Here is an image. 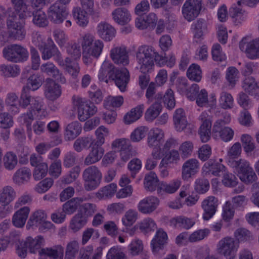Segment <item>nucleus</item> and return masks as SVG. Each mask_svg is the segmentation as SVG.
<instances>
[{"label":"nucleus","mask_w":259,"mask_h":259,"mask_svg":"<svg viewBox=\"0 0 259 259\" xmlns=\"http://www.w3.org/2000/svg\"><path fill=\"white\" fill-rule=\"evenodd\" d=\"M160 199L155 196L150 195L144 197L137 204L138 210L143 214H150L158 208Z\"/></svg>","instance_id":"nucleus-19"},{"label":"nucleus","mask_w":259,"mask_h":259,"mask_svg":"<svg viewBox=\"0 0 259 259\" xmlns=\"http://www.w3.org/2000/svg\"><path fill=\"white\" fill-rule=\"evenodd\" d=\"M87 222L88 219L85 216H83L81 213H77L70 220L69 228L75 233L85 226Z\"/></svg>","instance_id":"nucleus-48"},{"label":"nucleus","mask_w":259,"mask_h":259,"mask_svg":"<svg viewBox=\"0 0 259 259\" xmlns=\"http://www.w3.org/2000/svg\"><path fill=\"white\" fill-rule=\"evenodd\" d=\"M241 87L246 93L253 96L257 91V81L253 76H246L242 81Z\"/></svg>","instance_id":"nucleus-52"},{"label":"nucleus","mask_w":259,"mask_h":259,"mask_svg":"<svg viewBox=\"0 0 259 259\" xmlns=\"http://www.w3.org/2000/svg\"><path fill=\"white\" fill-rule=\"evenodd\" d=\"M131 146L130 140L124 138L116 139L111 143L112 149L120 152L121 158L124 162L132 156Z\"/></svg>","instance_id":"nucleus-23"},{"label":"nucleus","mask_w":259,"mask_h":259,"mask_svg":"<svg viewBox=\"0 0 259 259\" xmlns=\"http://www.w3.org/2000/svg\"><path fill=\"white\" fill-rule=\"evenodd\" d=\"M219 204L218 199L214 196H210L204 199L201 204L204 210L202 215L203 220L208 221L212 218L217 211Z\"/></svg>","instance_id":"nucleus-27"},{"label":"nucleus","mask_w":259,"mask_h":259,"mask_svg":"<svg viewBox=\"0 0 259 259\" xmlns=\"http://www.w3.org/2000/svg\"><path fill=\"white\" fill-rule=\"evenodd\" d=\"M45 244V239L41 235H37L34 237L27 236L24 241L19 242L17 245L16 251L18 255L21 258H25L27 251L35 253Z\"/></svg>","instance_id":"nucleus-5"},{"label":"nucleus","mask_w":259,"mask_h":259,"mask_svg":"<svg viewBox=\"0 0 259 259\" xmlns=\"http://www.w3.org/2000/svg\"><path fill=\"white\" fill-rule=\"evenodd\" d=\"M79 47L81 46L82 54V61L85 64L91 63L93 59H98L102 55L104 44L100 39L96 38L90 33L82 35L78 40Z\"/></svg>","instance_id":"nucleus-3"},{"label":"nucleus","mask_w":259,"mask_h":259,"mask_svg":"<svg viewBox=\"0 0 259 259\" xmlns=\"http://www.w3.org/2000/svg\"><path fill=\"white\" fill-rule=\"evenodd\" d=\"M240 73L238 70L235 67H228L226 71V79L232 88L235 87L238 81Z\"/></svg>","instance_id":"nucleus-63"},{"label":"nucleus","mask_w":259,"mask_h":259,"mask_svg":"<svg viewBox=\"0 0 259 259\" xmlns=\"http://www.w3.org/2000/svg\"><path fill=\"white\" fill-rule=\"evenodd\" d=\"M181 157L177 150L173 149L168 152L165 151L161 159V165H167L170 166L171 165L177 164L180 161Z\"/></svg>","instance_id":"nucleus-44"},{"label":"nucleus","mask_w":259,"mask_h":259,"mask_svg":"<svg viewBox=\"0 0 259 259\" xmlns=\"http://www.w3.org/2000/svg\"><path fill=\"white\" fill-rule=\"evenodd\" d=\"M137 67L140 72H150L154 67V62L159 66L166 65L172 67L176 63L174 55L170 54L167 56L160 54L153 47L143 45L139 47L136 52Z\"/></svg>","instance_id":"nucleus-1"},{"label":"nucleus","mask_w":259,"mask_h":259,"mask_svg":"<svg viewBox=\"0 0 259 259\" xmlns=\"http://www.w3.org/2000/svg\"><path fill=\"white\" fill-rule=\"evenodd\" d=\"M90 14L88 11L81 10L80 8H75L73 10V16L76 23L80 27H85L89 23Z\"/></svg>","instance_id":"nucleus-50"},{"label":"nucleus","mask_w":259,"mask_h":259,"mask_svg":"<svg viewBox=\"0 0 259 259\" xmlns=\"http://www.w3.org/2000/svg\"><path fill=\"white\" fill-rule=\"evenodd\" d=\"M160 183L155 172L151 171L145 175L144 186L147 191L152 192L156 189L158 190Z\"/></svg>","instance_id":"nucleus-42"},{"label":"nucleus","mask_w":259,"mask_h":259,"mask_svg":"<svg viewBox=\"0 0 259 259\" xmlns=\"http://www.w3.org/2000/svg\"><path fill=\"white\" fill-rule=\"evenodd\" d=\"M61 94V90L60 85L52 79H47L45 89L46 97L50 100L53 101L58 98Z\"/></svg>","instance_id":"nucleus-35"},{"label":"nucleus","mask_w":259,"mask_h":259,"mask_svg":"<svg viewBox=\"0 0 259 259\" xmlns=\"http://www.w3.org/2000/svg\"><path fill=\"white\" fill-rule=\"evenodd\" d=\"M69 14L66 6H61L58 3L51 5L48 11V17L50 21L56 24H60L67 19Z\"/></svg>","instance_id":"nucleus-17"},{"label":"nucleus","mask_w":259,"mask_h":259,"mask_svg":"<svg viewBox=\"0 0 259 259\" xmlns=\"http://www.w3.org/2000/svg\"><path fill=\"white\" fill-rule=\"evenodd\" d=\"M82 179L85 190H93L100 185L102 179V174L96 166H90L83 170Z\"/></svg>","instance_id":"nucleus-10"},{"label":"nucleus","mask_w":259,"mask_h":259,"mask_svg":"<svg viewBox=\"0 0 259 259\" xmlns=\"http://www.w3.org/2000/svg\"><path fill=\"white\" fill-rule=\"evenodd\" d=\"M30 164L35 167L33 172L34 179L38 181L46 177L48 172V165L46 162L43 161L41 156H38L34 154L31 155L30 158Z\"/></svg>","instance_id":"nucleus-21"},{"label":"nucleus","mask_w":259,"mask_h":259,"mask_svg":"<svg viewBox=\"0 0 259 259\" xmlns=\"http://www.w3.org/2000/svg\"><path fill=\"white\" fill-rule=\"evenodd\" d=\"M242 151L241 144L238 142H235L228 149L225 160L230 167H235L240 163L241 160H246L244 158L238 159L241 156Z\"/></svg>","instance_id":"nucleus-24"},{"label":"nucleus","mask_w":259,"mask_h":259,"mask_svg":"<svg viewBox=\"0 0 259 259\" xmlns=\"http://www.w3.org/2000/svg\"><path fill=\"white\" fill-rule=\"evenodd\" d=\"M24 18H21L19 15L14 16H10L7 21L8 32L6 33L2 28L3 34L9 38H13L16 39L22 40L25 36L26 31L24 28V22L23 20ZM7 40L5 42H6Z\"/></svg>","instance_id":"nucleus-6"},{"label":"nucleus","mask_w":259,"mask_h":259,"mask_svg":"<svg viewBox=\"0 0 259 259\" xmlns=\"http://www.w3.org/2000/svg\"><path fill=\"white\" fill-rule=\"evenodd\" d=\"M31 176L30 168L26 167H21L14 174L13 181L15 184L22 186L29 182Z\"/></svg>","instance_id":"nucleus-34"},{"label":"nucleus","mask_w":259,"mask_h":259,"mask_svg":"<svg viewBox=\"0 0 259 259\" xmlns=\"http://www.w3.org/2000/svg\"><path fill=\"white\" fill-rule=\"evenodd\" d=\"M28 0H11L19 17L21 18H26L31 15V7L27 5Z\"/></svg>","instance_id":"nucleus-39"},{"label":"nucleus","mask_w":259,"mask_h":259,"mask_svg":"<svg viewBox=\"0 0 259 259\" xmlns=\"http://www.w3.org/2000/svg\"><path fill=\"white\" fill-rule=\"evenodd\" d=\"M97 35L102 40L110 41L116 34L115 28L110 24L106 22H101L96 28Z\"/></svg>","instance_id":"nucleus-25"},{"label":"nucleus","mask_w":259,"mask_h":259,"mask_svg":"<svg viewBox=\"0 0 259 259\" xmlns=\"http://www.w3.org/2000/svg\"><path fill=\"white\" fill-rule=\"evenodd\" d=\"M3 54L6 59L14 62L24 61L28 58V52L26 49L17 45L5 47L3 49Z\"/></svg>","instance_id":"nucleus-15"},{"label":"nucleus","mask_w":259,"mask_h":259,"mask_svg":"<svg viewBox=\"0 0 259 259\" xmlns=\"http://www.w3.org/2000/svg\"><path fill=\"white\" fill-rule=\"evenodd\" d=\"M95 135L96 138L95 143L102 146L105 143L106 139L110 137L111 131L108 127L100 125L96 130Z\"/></svg>","instance_id":"nucleus-57"},{"label":"nucleus","mask_w":259,"mask_h":259,"mask_svg":"<svg viewBox=\"0 0 259 259\" xmlns=\"http://www.w3.org/2000/svg\"><path fill=\"white\" fill-rule=\"evenodd\" d=\"M240 141L242 144L243 150L246 156H251V153L256 147L252 137L249 134H243L240 137Z\"/></svg>","instance_id":"nucleus-53"},{"label":"nucleus","mask_w":259,"mask_h":259,"mask_svg":"<svg viewBox=\"0 0 259 259\" xmlns=\"http://www.w3.org/2000/svg\"><path fill=\"white\" fill-rule=\"evenodd\" d=\"M200 169V163L195 158L186 160L182 167V178L186 181L197 174Z\"/></svg>","instance_id":"nucleus-28"},{"label":"nucleus","mask_w":259,"mask_h":259,"mask_svg":"<svg viewBox=\"0 0 259 259\" xmlns=\"http://www.w3.org/2000/svg\"><path fill=\"white\" fill-rule=\"evenodd\" d=\"M114 21L120 25H125L132 20V15L130 11L123 7L114 10L111 13Z\"/></svg>","instance_id":"nucleus-31"},{"label":"nucleus","mask_w":259,"mask_h":259,"mask_svg":"<svg viewBox=\"0 0 259 259\" xmlns=\"http://www.w3.org/2000/svg\"><path fill=\"white\" fill-rule=\"evenodd\" d=\"M144 108V104L139 105L132 108L124 115L123 119L124 123L129 125L137 121L142 117Z\"/></svg>","instance_id":"nucleus-37"},{"label":"nucleus","mask_w":259,"mask_h":259,"mask_svg":"<svg viewBox=\"0 0 259 259\" xmlns=\"http://www.w3.org/2000/svg\"><path fill=\"white\" fill-rule=\"evenodd\" d=\"M30 212L28 206H23L15 211L13 215L12 222L13 225L18 228L23 227L28 219Z\"/></svg>","instance_id":"nucleus-33"},{"label":"nucleus","mask_w":259,"mask_h":259,"mask_svg":"<svg viewBox=\"0 0 259 259\" xmlns=\"http://www.w3.org/2000/svg\"><path fill=\"white\" fill-rule=\"evenodd\" d=\"M79 249V244L77 240L69 241L66 246L65 259H74Z\"/></svg>","instance_id":"nucleus-60"},{"label":"nucleus","mask_w":259,"mask_h":259,"mask_svg":"<svg viewBox=\"0 0 259 259\" xmlns=\"http://www.w3.org/2000/svg\"><path fill=\"white\" fill-rule=\"evenodd\" d=\"M127 250L131 256L139 255L144 250V244L142 240L136 238L132 239L127 246Z\"/></svg>","instance_id":"nucleus-56"},{"label":"nucleus","mask_w":259,"mask_h":259,"mask_svg":"<svg viewBox=\"0 0 259 259\" xmlns=\"http://www.w3.org/2000/svg\"><path fill=\"white\" fill-rule=\"evenodd\" d=\"M110 57L113 61L117 64L123 66L129 63L127 52L125 47H116L110 51Z\"/></svg>","instance_id":"nucleus-30"},{"label":"nucleus","mask_w":259,"mask_h":259,"mask_svg":"<svg viewBox=\"0 0 259 259\" xmlns=\"http://www.w3.org/2000/svg\"><path fill=\"white\" fill-rule=\"evenodd\" d=\"M98 77L100 81L106 83L109 79L114 80L120 92H124L130 81V75L126 68L117 69L109 61L105 60L99 70Z\"/></svg>","instance_id":"nucleus-2"},{"label":"nucleus","mask_w":259,"mask_h":259,"mask_svg":"<svg viewBox=\"0 0 259 259\" xmlns=\"http://www.w3.org/2000/svg\"><path fill=\"white\" fill-rule=\"evenodd\" d=\"M41 70L48 75L53 76L56 80H59L61 82H64L65 81L64 77L61 76L59 70L52 63H47L42 65Z\"/></svg>","instance_id":"nucleus-55"},{"label":"nucleus","mask_w":259,"mask_h":259,"mask_svg":"<svg viewBox=\"0 0 259 259\" xmlns=\"http://www.w3.org/2000/svg\"><path fill=\"white\" fill-rule=\"evenodd\" d=\"M240 180L245 184H250L257 179L250 162L247 160H241L240 163L232 167Z\"/></svg>","instance_id":"nucleus-12"},{"label":"nucleus","mask_w":259,"mask_h":259,"mask_svg":"<svg viewBox=\"0 0 259 259\" xmlns=\"http://www.w3.org/2000/svg\"><path fill=\"white\" fill-rule=\"evenodd\" d=\"M165 140V133L163 130L158 127L150 129L148 133L147 139V146L152 149L153 154L158 157L161 147Z\"/></svg>","instance_id":"nucleus-13"},{"label":"nucleus","mask_w":259,"mask_h":259,"mask_svg":"<svg viewBox=\"0 0 259 259\" xmlns=\"http://www.w3.org/2000/svg\"><path fill=\"white\" fill-rule=\"evenodd\" d=\"M105 153V150L102 146L94 144L88 155L84 159V163L86 165H91L99 161Z\"/></svg>","instance_id":"nucleus-32"},{"label":"nucleus","mask_w":259,"mask_h":259,"mask_svg":"<svg viewBox=\"0 0 259 259\" xmlns=\"http://www.w3.org/2000/svg\"><path fill=\"white\" fill-rule=\"evenodd\" d=\"M148 127L140 126L135 128L130 134V140L134 143H138L143 140L147 133Z\"/></svg>","instance_id":"nucleus-64"},{"label":"nucleus","mask_w":259,"mask_h":259,"mask_svg":"<svg viewBox=\"0 0 259 259\" xmlns=\"http://www.w3.org/2000/svg\"><path fill=\"white\" fill-rule=\"evenodd\" d=\"M219 104L221 108L224 109H230L234 105V99L230 93L223 92L220 95Z\"/></svg>","instance_id":"nucleus-62"},{"label":"nucleus","mask_w":259,"mask_h":259,"mask_svg":"<svg viewBox=\"0 0 259 259\" xmlns=\"http://www.w3.org/2000/svg\"><path fill=\"white\" fill-rule=\"evenodd\" d=\"M82 126L78 121L69 123L65 128V137L68 140H72L81 133Z\"/></svg>","instance_id":"nucleus-46"},{"label":"nucleus","mask_w":259,"mask_h":259,"mask_svg":"<svg viewBox=\"0 0 259 259\" xmlns=\"http://www.w3.org/2000/svg\"><path fill=\"white\" fill-rule=\"evenodd\" d=\"M232 17L236 25H239L244 22L247 19V14L243 11L240 6L234 5L232 7Z\"/></svg>","instance_id":"nucleus-54"},{"label":"nucleus","mask_w":259,"mask_h":259,"mask_svg":"<svg viewBox=\"0 0 259 259\" xmlns=\"http://www.w3.org/2000/svg\"><path fill=\"white\" fill-rule=\"evenodd\" d=\"M227 167L223 164L215 161L210 160L204 163L202 167V172L204 175H212L219 176L226 171Z\"/></svg>","instance_id":"nucleus-29"},{"label":"nucleus","mask_w":259,"mask_h":259,"mask_svg":"<svg viewBox=\"0 0 259 259\" xmlns=\"http://www.w3.org/2000/svg\"><path fill=\"white\" fill-rule=\"evenodd\" d=\"M174 121L176 130L178 132L183 131L188 124L185 113L182 108L177 109L174 115Z\"/></svg>","instance_id":"nucleus-47"},{"label":"nucleus","mask_w":259,"mask_h":259,"mask_svg":"<svg viewBox=\"0 0 259 259\" xmlns=\"http://www.w3.org/2000/svg\"><path fill=\"white\" fill-rule=\"evenodd\" d=\"M85 200L82 197L72 198L63 205L62 210L66 214H72L76 211L81 203Z\"/></svg>","instance_id":"nucleus-51"},{"label":"nucleus","mask_w":259,"mask_h":259,"mask_svg":"<svg viewBox=\"0 0 259 259\" xmlns=\"http://www.w3.org/2000/svg\"><path fill=\"white\" fill-rule=\"evenodd\" d=\"M212 136L215 139H220L225 142H228L233 139L234 131L229 126H224L222 120H217L212 127Z\"/></svg>","instance_id":"nucleus-18"},{"label":"nucleus","mask_w":259,"mask_h":259,"mask_svg":"<svg viewBox=\"0 0 259 259\" xmlns=\"http://www.w3.org/2000/svg\"><path fill=\"white\" fill-rule=\"evenodd\" d=\"M139 214L138 211L133 209L127 210L121 219L123 226L128 228L133 226L138 219Z\"/></svg>","instance_id":"nucleus-58"},{"label":"nucleus","mask_w":259,"mask_h":259,"mask_svg":"<svg viewBox=\"0 0 259 259\" xmlns=\"http://www.w3.org/2000/svg\"><path fill=\"white\" fill-rule=\"evenodd\" d=\"M16 192L10 186L3 187L0 191V202L7 205L13 202L16 198Z\"/></svg>","instance_id":"nucleus-41"},{"label":"nucleus","mask_w":259,"mask_h":259,"mask_svg":"<svg viewBox=\"0 0 259 259\" xmlns=\"http://www.w3.org/2000/svg\"><path fill=\"white\" fill-rule=\"evenodd\" d=\"M167 240V233L161 229H158L150 242L151 251L155 255L159 256L165 253L161 252L163 251Z\"/></svg>","instance_id":"nucleus-20"},{"label":"nucleus","mask_w":259,"mask_h":259,"mask_svg":"<svg viewBox=\"0 0 259 259\" xmlns=\"http://www.w3.org/2000/svg\"><path fill=\"white\" fill-rule=\"evenodd\" d=\"M182 184L181 180L175 179L168 183L161 182L158 188V193L164 192L172 194L176 193L180 188Z\"/></svg>","instance_id":"nucleus-38"},{"label":"nucleus","mask_w":259,"mask_h":259,"mask_svg":"<svg viewBox=\"0 0 259 259\" xmlns=\"http://www.w3.org/2000/svg\"><path fill=\"white\" fill-rule=\"evenodd\" d=\"M67 52L69 57H67L64 61L58 60L60 66L64 67L68 73L73 78L77 77L80 67L76 60L81 56L80 47L74 43L69 45L67 48Z\"/></svg>","instance_id":"nucleus-4"},{"label":"nucleus","mask_w":259,"mask_h":259,"mask_svg":"<svg viewBox=\"0 0 259 259\" xmlns=\"http://www.w3.org/2000/svg\"><path fill=\"white\" fill-rule=\"evenodd\" d=\"M202 8V0H186L182 8L183 16L188 21H191L199 15Z\"/></svg>","instance_id":"nucleus-16"},{"label":"nucleus","mask_w":259,"mask_h":259,"mask_svg":"<svg viewBox=\"0 0 259 259\" xmlns=\"http://www.w3.org/2000/svg\"><path fill=\"white\" fill-rule=\"evenodd\" d=\"M239 48L251 60L259 59V37H244L239 42Z\"/></svg>","instance_id":"nucleus-14"},{"label":"nucleus","mask_w":259,"mask_h":259,"mask_svg":"<svg viewBox=\"0 0 259 259\" xmlns=\"http://www.w3.org/2000/svg\"><path fill=\"white\" fill-rule=\"evenodd\" d=\"M46 212L41 209L36 210L30 214L26 224V229L29 230L34 227H38L41 232H46L54 228V225L47 220Z\"/></svg>","instance_id":"nucleus-7"},{"label":"nucleus","mask_w":259,"mask_h":259,"mask_svg":"<svg viewBox=\"0 0 259 259\" xmlns=\"http://www.w3.org/2000/svg\"><path fill=\"white\" fill-rule=\"evenodd\" d=\"M188 78L193 81L199 82L202 78V70L200 66L195 63L191 64L187 71Z\"/></svg>","instance_id":"nucleus-59"},{"label":"nucleus","mask_w":259,"mask_h":259,"mask_svg":"<svg viewBox=\"0 0 259 259\" xmlns=\"http://www.w3.org/2000/svg\"><path fill=\"white\" fill-rule=\"evenodd\" d=\"M64 252V247L61 245H58L54 248H42L39 251V254L41 256H48L51 259H63Z\"/></svg>","instance_id":"nucleus-43"},{"label":"nucleus","mask_w":259,"mask_h":259,"mask_svg":"<svg viewBox=\"0 0 259 259\" xmlns=\"http://www.w3.org/2000/svg\"><path fill=\"white\" fill-rule=\"evenodd\" d=\"M199 120L201 122L199 130L200 138L202 142L206 143L210 137L211 118L206 112H203L200 115Z\"/></svg>","instance_id":"nucleus-26"},{"label":"nucleus","mask_w":259,"mask_h":259,"mask_svg":"<svg viewBox=\"0 0 259 259\" xmlns=\"http://www.w3.org/2000/svg\"><path fill=\"white\" fill-rule=\"evenodd\" d=\"M117 184L112 183L100 189L96 193V196L100 200L113 197L117 192Z\"/></svg>","instance_id":"nucleus-49"},{"label":"nucleus","mask_w":259,"mask_h":259,"mask_svg":"<svg viewBox=\"0 0 259 259\" xmlns=\"http://www.w3.org/2000/svg\"><path fill=\"white\" fill-rule=\"evenodd\" d=\"M195 224V222L192 219L184 216H178L171 219L169 225L176 228L189 229Z\"/></svg>","instance_id":"nucleus-40"},{"label":"nucleus","mask_w":259,"mask_h":259,"mask_svg":"<svg viewBox=\"0 0 259 259\" xmlns=\"http://www.w3.org/2000/svg\"><path fill=\"white\" fill-rule=\"evenodd\" d=\"M20 106L26 108L29 105H31L33 110H35L37 116L40 118L47 117L49 113L44 107L43 100L39 97H32L26 93L25 88H23L19 101Z\"/></svg>","instance_id":"nucleus-9"},{"label":"nucleus","mask_w":259,"mask_h":259,"mask_svg":"<svg viewBox=\"0 0 259 259\" xmlns=\"http://www.w3.org/2000/svg\"><path fill=\"white\" fill-rule=\"evenodd\" d=\"M239 247V244L234 238L225 237L217 243L216 252L227 259H235Z\"/></svg>","instance_id":"nucleus-8"},{"label":"nucleus","mask_w":259,"mask_h":259,"mask_svg":"<svg viewBox=\"0 0 259 259\" xmlns=\"http://www.w3.org/2000/svg\"><path fill=\"white\" fill-rule=\"evenodd\" d=\"M178 91L181 94L185 95L190 101L196 99L199 90V87L197 84H193L188 89L187 88V80L184 77H179L176 81Z\"/></svg>","instance_id":"nucleus-22"},{"label":"nucleus","mask_w":259,"mask_h":259,"mask_svg":"<svg viewBox=\"0 0 259 259\" xmlns=\"http://www.w3.org/2000/svg\"><path fill=\"white\" fill-rule=\"evenodd\" d=\"M191 29L194 38L199 40L203 39L208 31L207 23L202 20H198L193 23Z\"/></svg>","instance_id":"nucleus-36"},{"label":"nucleus","mask_w":259,"mask_h":259,"mask_svg":"<svg viewBox=\"0 0 259 259\" xmlns=\"http://www.w3.org/2000/svg\"><path fill=\"white\" fill-rule=\"evenodd\" d=\"M73 104L74 109L77 110L78 118L81 121L86 120L97 111L95 105L79 97H74Z\"/></svg>","instance_id":"nucleus-11"},{"label":"nucleus","mask_w":259,"mask_h":259,"mask_svg":"<svg viewBox=\"0 0 259 259\" xmlns=\"http://www.w3.org/2000/svg\"><path fill=\"white\" fill-rule=\"evenodd\" d=\"M47 41L48 44L39 49L42 53V58L44 60L50 59L54 54L58 52L57 48L51 38H48Z\"/></svg>","instance_id":"nucleus-61"},{"label":"nucleus","mask_w":259,"mask_h":259,"mask_svg":"<svg viewBox=\"0 0 259 259\" xmlns=\"http://www.w3.org/2000/svg\"><path fill=\"white\" fill-rule=\"evenodd\" d=\"M8 111L12 114H16L20 111V105L17 95L14 93L7 95L5 100Z\"/></svg>","instance_id":"nucleus-45"}]
</instances>
